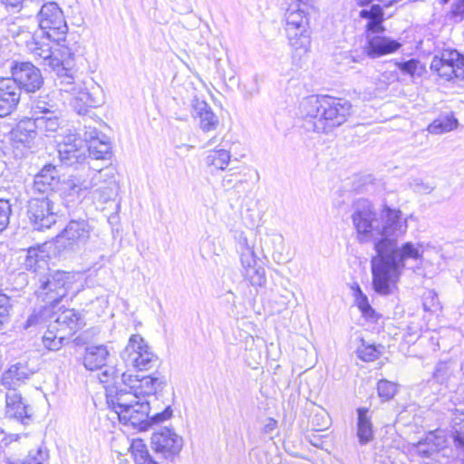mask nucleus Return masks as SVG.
I'll list each match as a JSON object with an SVG mask.
<instances>
[{"mask_svg": "<svg viewBox=\"0 0 464 464\" xmlns=\"http://www.w3.org/2000/svg\"><path fill=\"white\" fill-rule=\"evenodd\" d=\"M196 117L199 119V128L204 132L215 130L219 125L218 117L204 101H197L194 105Z\"/></svg>", "mask_w": 464, "mask_h": 464, "instance_id": "nucleus-30", "label": "nucleus"}, {"mask_svg": "<svg viewBox=\"0 0 464 464\" xmlns=\"http://www.w3.org/2000/svg\"><path fill=\"white\" fill-rule=\"evenodd\" d=\"M12 310L13 304L10 297L5 294H0V331L9 322Z\"/></svg>", "mask_w": 464, "mask_h": 464, "instance_id": "nucleus-46", "label": "nucleus"}, {"mask_svg": "<svg viewBox=\"0 0 464 464\" xmlns=\"http://www.w3.org/2000/svg\"><path fill=\"white\" fill-rule=\"evenodd\" d=\"M13 80L19 86V90L26 92H34L39 90L44 82L41 71L32 63L22 62L15 63L11 69Z\"/></svg>", "mask_w": 464, "mask_h": 464, "instance_id": "nucleus-14", "label": "nucleus"}, {"mask_svg": "<svg viewBox=\"0 0 464 464\" xmlns=\"http://www.w3.org/2000/svg\"><path fill=\"white\" fill-rule=\"evenodd\" d=\"M130 450L136 464H157L142 440H134L130 445Z\"/></svg>", "mask_w": 464, "mask_h": 464, "instance_id": "nucleus-41", "label": "nucleus"}, {"mask_svg": "<svg viewBox=\"0 0 464 464\" xmlns=\"http://www.w3.org/2000/svg\"><path fill=\"white\" fill-rule=\"evenodd\" d=\"M351 103L343 99L321 95V124L325 131L344 123L351 113Z\"/></svg>", "mask_w": 464, "mask_h": 464, "instance_id": "nucleus-10", "label": "nucleus"}, {"mask_svg": "<svg viewBox=\"0 0 464 464\" xmlns=\"http://www.w3.org/2000/svg\"><path fill=\"white\" fill-rule=\"evenodd\" d=\"M356 206L352 218L357 238L361 243L372 242L376 251L371 260L373 289L388 295L409 261L422 263V244L408 241L398 246L408 230V219L400 209L384 205L377 212L367 199L359 200Z\"/></svg>", "mask_w": 464, "mask_h": 464, "instance_id": "nucleus-1", "label": "nucleus"}, {"mask_svg": "<svg viewBox=\"0 0 464 464\" xmlns=\"http://www.w3.org/2000/svg\"><path fill=\"white\" fill-rule=\"evenodd\" d=\"M88 159L92 160H107L111 156V145L109 138L102 134V137L94 139L91 144L86 146V153Z\"/></svg>", "mask_w": 464, "mask_h": 464, "instance_id": "nucleus-34", "label": "nucleus"}, {"mask_svg": "<svg viewBox=\"0 0 464 464\" xmlns=\"http://www.w3.org/2000/svg\"><path fill=\"white\" fill-rule=\"evenodd\" d=\"M63 190L77 196L81 192L89 191L94 202L104 204L115 199L119 185L112 169L106 168L94 171L89 167L85 175H72L64 181Z\"/></svg>", "mask_w": 464, "mask_h": 464, "instance_id": "nucleus-3", "label": "nucleus"}, {"mask_svg": "<svg viewBox=\"0 0 464 464\" xmlns=\"http://www.w3.org/2000/svg\"><path fill=\"white\" fill-rule=\"evenodd\" d=\"M61 183L57 167L53 164H46L34 177L31 188L34 194H45L50 197V194L59 189L60 185H62L63 193L73 196L74 194L70 193V191L63 190V182Z\"/></svg>", "mask_w": 464, "mask_h": 464, "instance_id": "nucleus-16", "label": "nucleus"}, {"mask_svg": "<svg viewBox=\"0 0 464 464\" xmlns=\"http://www.w3.org/2000/svg\"><path fill=\"white\" fill-rule=\"evenodd\" d=\"M31 41L26 42L28 52L36 62L48 66L55 72L54 83L61 92L71 95V105L80 115H85L89 108H96L104 102L102 87L92 79L81 80L72 67L73 53L67 47L62 51L63 59L53 55L49 42L38 39L27 33Z\"/></svg>", "mask_w": 464, "mask_h": 464, "instance_id": "nucleus-2", "label": "nucleus"}, {"mask_svg": "<svg viewBox=\"0 0 464 464\" xmlns=\"http://www.w3.org/2000/svg\"><path fill=\"white\" fill-rule=\"evenodd\" d=\"M245 182L240 172L236 171L235 169H229L227 173L223 176L221 180V186L225 189H231L237 188L238 185Z\"/></svg>", "mask_w": 464, "mask_h": 464, "instance_id": "nucleus-45", "label": "nucleus"}, {"mask_svg": "<svg viewBox=\"0 0 464 464\" xmlns=\"http://www.w3.org/2000/svg\"><path fill=\"white\" fill-rule=\"evenodd\" d=\"M21 99L19 86L13 80L0 79V117L10 115L15 111Z\"/></svg>", "mask_w": 464, "mask_h": 464, "instance_id": "nucleus-21", "label": "nucleus"}, {"mask_svg": "<svg viewBox=\"0 0 464 464\" xmlns=\"http://www.w3.org/2000/svg\"><path fill=\"white\" fill-rule=\"evenodd\" d=\"M38 22L48 40L58 44L65 41L68 25L63 12L55 2H48L42 5L38 13Z\"/></svg>", "mask_w": 464, "mask_h": 464, "instance_id": "nucleus-6", "label": "nucleus"}, {"mask_svg": "<svg viewBox=\"0 0 464 464\" xmlns=\"http://www.w3.org/2000/svg\"><path fill=\"white\" fill-rule=\"evenodd\" d=\"M309 11L297 6H290L285 13V32L290 45L295 51L306 53L311 40L308 15Z\"/></svg>", "mask_w": 464, "mask_h": 464, "instance_id": "nucleus-5", "label": "nucleus"}, {"mask_svg": "<svg viewBox=\"0 0 464 464\" xmlns=\"http://www.w3.org/2000/svg\"><path fill=\"white\" fill-rule=\"evenodd\" d=\"M47 452L43 450L42 449L36 450L34 452H30L26 460H11L7 459L6 464H44L47 459Z\"/></svg>", "mask_w": 464, "mask_h": 464, "instance_id": "nucleus-49", "label": "nucleus"}, {"mask_svg": "<svg viewBox=\"0 0 464 464\" xmlns=\"http://www.w3.org/2000/svg\"><path fill=\"white\" fill-rule=\"evenodd\" d=\"M66 338L67 334H63L62 329H59L56 324H50L42 341L44 346L49 351H58L63 347Z\"/></svg>", "mask_w": 464, "mask_h": 464, "instance_id": "nucleus-38", "label": "nucleus"}, {"mask_svg": "<svg viewBox=\"0 0 464 464\" xmlns=\"http://www.w3.org/2000/svg\"><path fill=\"white\" fill-rule=\"evenodd\" d=\"M458 120L453 115H445L434 120L427 128L431 134H441L457 128Z\"/></svg>", "mask_w": 464, "mask_h": 464, "instance_id": "nucleus-39", "label": "nucleus"}, {"mask_svg": "<svg viewBox=\"0 0 464 464\" xmlns=\"http://www.w3.org/2000/svg\"><path fill=\"white\" fill-rule=\"evenodd\" d=\"M151 445L157 453L169 458L179 453L182 449L183 440L173 430L163 428L152 434Z\"/></svg>", "mask_w": 464, "mask_h": 464, "instance_id": "nucleus-19", "label": "nucleus"}, {"mask_svg": "<svg viewBox=\"0 0 464 464\" xmlns=\"http://www.w3.org/2000/svg\"><path fill=\"white\" fill-rule=\"evenodd\" d=\"M38 135L34 118L21 120L11 131V140L15 146L32 148Z\"/></svg>", "mask_w": 464, "mask_h": 464, "instance_id": "nucleus-23", "label": "nucleus"}, {"mask_svg": "<svg viewBox=\"0 0 464 464\" xmlns=\"http://www.w3.org/2000/svg\"><path fill=\"white\" fill-rule=\"evenodd\" d=\"M266 236H267V237H269V239L273 245H275L276 242H277L279 244H281L283 242V237L281 235L272 233V234H267Z\"/></svg>", "mask_w": 464, "mask_h": 464, "instance_id": "nucleus-64", "label": "nucleus"}, {"mask_svg": "<svg viewBox=\"0 0 464 464\" xmlns=\"http://www.w3.org/2000/svg\"><path fill=\"white\" fill-rule=\"evenodd\" d=\"M12 19H5V24L6 25H8V28H7V31L8 33L10 34V35H12L13 37H15L17 35H19L23 30L21 28V26L17 25L15 24V22H11Z\"/></svg>", "mask_w": 464, "mask_h": 464, "instance_id": "nucleus-58", "label": "nucleus"}, {"mask_svg": "<svg viewBox=\"0 0 464 464\" xmlns=\"http://www.w3.org/2000/svg\"><path fill=\"white\" fill-rule=\"evenodd\" d=\"M319 112V95L313 94L303 99L300 103V114L303 119L302 129L309 136L317 134V121Z\"/></svg>", "mask_w": 464, "mask_h": 464, "instance_id": "nucleus-22", "label": "nucleus"}, {"mask_svg": "<svg viewBox=\"0 0 464 464\" xmlns=\"http://www.w3.org/2000/svg\"><path fill=\"white\" fill-rule=\"evenodd\" d=\"M58 207L48 197L32 198L28 201L27 214L34 229L50 228L56 222Z\"/></svg>", "mask_w": 464, "mask_h": 464, "instance_id": "nucleus-9", "label": "nucleus"}, {"mask_svg": "<svg viewBox=\"0 0 464 464\" xmlns=\"http://www.w3.org/2000/svg\"><path fill=\"white\" fill-rule=\"evenodd\" d=\"M231 160V153L225 149L211 150L205 158L207 167L214 170H225Z\"/></svg>", "mask_w": 464, "mask_h": 464, "instance_id": "nucleus-37", "label": "nucleus"}, {"mask_svg": "<svg viewBox=\"0 0 464 464\" xmlns=\"http://www.w3.org/2000/svg\"><path fill=\"white\" fill-rule=\"evenodd\" d=\"M121 359L128 367L148 371L158 363V356L140 334H132L122 351Z\"/></svg>", "mask_w": 464, "mask_h": 464, "instance_id": "nucleus-8", "label": "nucleus"}, {"mask_svg": "<svg viewBox=\"0 0 464 464\" xmlns=\"http://www.w3.org/2000/svg\"><path fill=\"white\" fill-rule=\"evenodd\" d=\"M92 230L93 227L88 220L72 219L57 236V242L63 247L74 250L89 241Z\"/></svg>", "mask_w": 464, "mask_h": 464, "instance_id": "nucleus-13", "label": "nucleus"}, {"mask_svg": "<svg viewBox=\"0 0 464 464\" xmlns=\"http://www.w3.org/2000/svg\"><path fill=\"white\" fill-rule=\"evenodd\" d=\"M122 382L125 386L131 389L138 395L139 400L151 398L154 401H157L155 395L157 390L163 383L159 378L150 375L140 376L127 373H122Z\"/></svg>", "mask_w": 464, "mask_h": 464, "instance_id": "nucleus-17", "label": "nucleus"}, {"mask_svg": "<svg viewBox=\"0 0 464 464\" xmlns=\"http://www.w3.org/2000/svg\"><path fill=\"white\" fill-rule=\"evenodd\" d=\"M58 154L61 162L67 166L82 165L88 160L82 139L72 130H68L58 144Z\"/></svg>", "mask_w": 464, "mask_h": 464, "instance_id": "nucleus-12", "label": "nucleus"}, {"mask_svg": "<svg viewBox=\"0 0 464 464\" xmlns=\"http://www.w3.org/2000/svg\"><path fill=\"white\" fill-rule=\"evenodd\" d=\"M430 69L448 81L453 78L464 81V58L456 50H444L440 57L435 56Z\"/></svg>", "mask_w": 464, "mask_h": 464, "instance_id": "nucleus-11", "label": "nucleus"}, {"mask_svg": "<svg viewBox=\"0 0 464 464\" xmlns=\"http://www.w3.org/2000/svg\"><path fill=\"white\" fill-rule=\"evenodd\" d=\"M362 343L361 347H358L356 350V353L358 358H360L362 361L364 362H373L381 354L380 350L377 346L371 343H364V342L362 340Z\"/></svg>", "mask_w": 464, "mask_h": 464, "instance_id": "nucleus-44", "label": "nucleus"}, {"mask_svg": "<svg viewBox=\"0 0 464 464\" xmlns=\"http://www.w3.org/2000/svg\"><path fill=\"white\" fill-rule=\"evenodd\" d=\"M37 132H42L46 136H51L57 132L62 127L63 121L55 114V112L36 116L34 118Z\"/></svg>", "mask_w": 464, "mask_h": 464, "instance_id": "nucleus-36", "label": "nucleus"}, {"mask_svg": "<svg viewBox=\"0 0 464 464\" xmlns=\"http://www.w3.org/2000/svg\"><path fill=\"white\" fill-rule=\"evenodd\" d=\"M51 324H56L62 332L69 330L68 335L76 332L82 324V318L74 309L62 311Z\"/></svg>", "mask_w": 464, "mask_h": 464, "instance_id": "nucleus-32", "label": "nucleus"}, {"mask_svg": "<svg viewBox=\"0 0 464 464\" xmlns=\"http://www.w3.org/2000/svg\"><path fill=\"white\" fill-rule=\"evenodd\" d=\"M296 3L295 6L301 9H305L306 11L314 9V0H296Z\"/></svg>", "mask_w": 464, "mask_h": 464, "instance_id": "nucleus-60", "label": "nucleus"}, {"mask_svg": "<svg viewBox=\"0 0 464 464\" xmlns=\"http://www.w3.org/2000/svg\"><path fill=\"white\" fill-rule=\"evenodd\" d=\"M405 335L410 338L408 341H411L413 337H418L420 335L418 327L415 325H408Z\"/></svg>", "mask_w": 464, "mask_h": 464, "instance_id": "nucleus-61", "label": "nucleus"}, {"mask_svg": "<svg viewBox=\"0 0 464 464\" xmlns=\"http://www.w3.org/2000/svg\"><path fill=\"white\" fill-rule=\"evenodd\" d=\"M49 310L45 307L40 310H34L27 318L24 328L29 329L31 327H37L43 324L45 321L47 314H49Z\"/></svg>", "mask_w": 464, "mask_h": 464, "instance_id": "nucleus-51", "label": "nucleus"}, {"mask_svg": "<svg viewBox=\"0 0 464 464\" xmlns=\"http://www.w3.org/2000/svg\"><path fill=\"white\" fill-rule=\"evenodd\" d=\"M422 305L425 311L435 313L441 309L438 295L434 290H427L423 294Z\"/></svg>", "mask_w": 464, "mask_h": 464, "instance_id": "nucleus-48", "label": "nucleus"}, {"mask_svg": "<svg viewBox=\"0 0 464 464\" xmlns=\"http://www.w3.org/2000/svg\"><path fill=\"white\" fill-rule=\"evenodd\" d=\"M32 0H0V7L11 14L20 13Z\"/></svg>", "mask_w": 464, "mask_h": 464, "instance_id": "nucleus-52", "label": "nucleus"}, {"mask_svg": "<svg viewBox=\"0 0 464 464\" xmlns=\"http://www.w3.org/2000/svg\"><path fill=\"white\" fill-rule=\"evenodd\" d=\"M454 369L451 365L445 362H440L437 364L436 369L433 372V379L440 384H445L447 387L450 386L451 378L454 377Z\"/></svg>", "mask_w": 464, "mask_h": 464, "instance_id": "nucleus-43", "label": "nucleus"}, {"mask_svg": "<svg viewBox=\"0 0 464 464\" xmlns=\"http://www.w3.org/2000/svg\"><path fill=\"white\" fill-rule=\"evenodd\" d=\"M240 261L243 267V275L252 285L262 286L266 281L265 268L257 264V258L252 246L246 237L240 239Z\"/></svg>", "mask_w": 464, "mask_h": 464, "instance_id": "nucleus-15", "label": "nucleus"}, {"mask_svg": "<svg viewBox=\"0 0 464 464\" xmlns=\"http://www.w3.org/2000/svg\"><path fill=\"white\" fill-rule=\"evenodd\" d=\"M368 408L357 409L356 436L360 445H366L373 440V426Z\"/></svg>", "mask_w": 464, "mask_h": 464, "instance_id": "nucleus-28", "label": "nucleus"}, {"mask_svg": "<svg viewBox=\"0 0 464 464\" xmlns=\"http://www.w3.org/2000/svg\"><path fill=\"white\" fill-rule=\"evenodd\" d=\"M377 392L383 401H389L397 392V384L387 380H381L377 384Z\"/></svg>", "mask_w": 464, "mask_h": 464, "instance_id": "nucleus-50", "label": "nucleus"}, {"mask_svg": "<svg viewBox=\"0 0 464 464\" xmlns=\"http://www.w3.org/2000/svg\"><path fill=\"white\" fill-rule=\"evenodd\" d=\"M54 108L55 104L51 102L48 95H39L31 102V118L55 112Z\"/></svg>", "mask_w": 464, "mask_h": 464, "instance_id": "nucleus-40", "label": "nucleus"}, {"mask_svg": "<svg viewBox=\"0 0 464 464\" xmlns=\"http://www.w3.org/2000/svg\"><path fill=\"white\" fill-rule=\"evenodd\" d=\"M150 400H139L128 410H120L119 420L126 424L140 430H146L149 428V417L153 409Z\"/></svg>", "mask_w": 464, "mask_h": 464, "instance_id": "nucleus-18", "label": "nucleus"}, {"mask_svg": "<svg viewBox=\"0 0 464 464\" xmlns=\"http://www.w3.org/2000/svg\"><path fill=\"white\" fill-rule=\"evenodd\" d=\"M81 277L78 272L48 271L37 278L36 297L46 305L54 306Z\"/></svg>", "mask_w": 464, "mask_h": 464, "instance_id": "nucleus-4", "label": "nucleus"}, {"mask_svg": "<svg viewBox=\"0 0 464 464\" xmlns=\"http://www.w3.org/2000/svg\"><path fill=\"white\" fill-rule=\"evenodd\" d=\"M30 373L26 366L22 363L12 365L3 373V385L11 391H15V387L25 379H28Z\"/></svg>", "mask_w": 464, "mask_h": 464, "instance_id": "nucleus-33", "label": "nucleus"}, {"mask_svg": "<svg viewBox=\"0 0 464 464\" xmlns=\"http://www.w3.org/2000/svg\"><path fill=\"white\" fill-rule=\"evenodd\" d=\"M27 404L24 401L22 395L15 391H10L5 396V418L15 420L25 424L30 419L27 411Z\"/></svg>", "mask_w": 464, "mask_h": 464, "instance_id": "nucleus-24", "label": "nucleus"}, {"mask_svg": "<svg viewBox=\"0 0 464 464\" xmlns=\"http://www.w3.org/2000/svg\"><path fill=\"white\" fill-rule=\"evenodd\" d=\"M11 205L8 200L0 199V233L5 229L9 223Z\"/></svg>", "mask_w": 464, "mask_h": 464, "instance_id": "nucleus-54", "label": "nucleus"}, {"mask_svg": "<svg viewBox=\"0 0 464 464\" xmlns=\"http://www.w3.org/2000/svg\"><path fill=\"white\" fill-rule=\"evenodd\" d=\"M110 352L106 345H88L82 358V363L88 371L102 370L107 366Z\"/></svg>", "mask_w": 464, "mask_h": 464, "instance_id": "nucleus-26", "label": "nucleus"}, {"mask_svg": "<svg viewBox=\"0 0 464 464\" xmlns=\"http://www.w3.org/2000/svg\"><path fill=\"white\" fill-rule=\"evenodd\" d=\"M121 359L128 367L148 371L158 363V356L140 334H132L122 351Z\"/></svg>", "mask_w": 464, "mask_h": 464, "instance_id": "nucleus-7", "label": "nucleus"}, {"mask_svg": "<svg viewBox=\"0 0 464 464\" xmlns=\"http://www.w3.org/2000/svg\"><path fill=\"white\" fill-rule=\"evenodd\" d=\"M148 400L151 401L152 403L150 404V406H153V409L151 410V412L150 413H153L155 411H162V408L165 406V405H161L160 402H159V400L157 399V401H154L153 399L151 398H149Z\"/></svg>", "mask_w": 464, "mask_h": 464, "instance_id": "nucleus-63", "label": "nucleus"}, {"mask_svg": "<svg viewBox=\"0 0 464 464\" xmlns=\"http://www.w3.org/2000/svg\"><path fill=\"white\" fill-rule=\"evenodd\" d=\"M104 368L105 369L102 372L101 375L99 376L100 382L103 383L108 382L114 373L112 368H107V366Z\"/></svg>", "mask_w": 464, "mask_h": 464, "instance_id": "nucleus-59", "label": "nucleus"}, {"mask_svg": "<svg viewBox=\"0 0 464 464\" xmlns=\"http://www.w3.org/2000/svg\"><path fill=\"white\" fill-rule=\"evenodd\" d=\"M84 296L86 297V302L83 304V310L86 313L96 316H102L105 313L109 304L108 295H95L93 291L89 290L84 293Z\"/></svg>", "mask_w": 464, "mask_h": 464, "instance_id": "nucleus-35", "label": "nucleus"}, {"mask_svg": "<svg viewBox=\"0 0 464 464\" xmlns=\"http://www.w3.org/2000/svg\"><path fill=\"white\" fill-rule=\"evenodd\" d=\"M397 67L403 73L409 74L412 77L415 75H421V73L424 71L423 65L418 60L415 59H411L407 62L398 63Z\"/></svg>", "mask_w": 464, "mask_h": 464, "instance_id": "nucleus-47", "label": "nucleus"}, {"mask_svg": "<svg viewBox=\"0 0 464 464\" xmlns=\"http://www.w3.org/2000/svg\"><path fill=\"white\" fill-rule=\"evenodd\" d=\"M24 266L26 270L35 274L36 277L39 278V276L50 271L49 256L44 249L31 247L27 250Z\"/></svg>", "mask_w": 464, "mask_h": 464, "instance_id": "nucleus-27", "label": "nucleus"}, {"mask_svg": "<svg viewBox=\"0 0 464 464\" xmlns=\"http://www.w3.org/2000/svg\"><path fill=\"white\" fill-rule=\"evenodd\" d=\"M410 187L417 193L429 194L431 193L435 186L432 183L424 181L421 179H414L410 183Z\"/></svg>", "mask_w": 464, "mask_h": 464, "instance_id": "nucleus-55", "label": "nucleus"}, {"mask_svg": "<svg viewBox=\"0 0 464 464\" xmlns=\"http://www.w3.org/2000/svg\"><path fill=\"white\" fill-rule=\"evenodd\" d=\"M383 10L380 5H372L370 9H362L359 13V16L368 20L365 28L367 33H382L385 28L383 26Z\"/></svg>", "mask_w": 464, "mask_h": 464, "instance_id": "nucleus-31", "label": "nucleus"}, {"mask_svg": "<svg viewBox=\"0 0 464 464\" xmlns=\"http://www.w3.org/2000/svg\"><path fill=\"white\" fill-rule=\"evenodd\" d=\"M351 289L353 291L354 303L362 312V315L364 317L372 318L374 314V310L372 308L369 304L368 297L362 293L359 285H353Z\"/></svg>", "mask_w": 464, "mask_h": 464, "instance_id": "nucleus-42", "label": "nucleus"}, {"mask_svg": "<svg viewBox=\"0 0 464 464\" xmlns=\"http://www.w3.org/2000/svg\"><path fill=\"white\" fill-rule=\"evenodd\" d=\"M376 33L366 34V43L363 45V53L372 59L396 52L401 44L389 37L375 35Z\"/></svg>", "mask_w": 464, "mask_h": 464, "instance_id": "nucleus-20", "label": "nucleus"}, {"mask_svg": "<svg viewBox=\"0 0 464 464\" xmlns=\"http://www.w3.org/2000/svg\"><path fill=\"white\" fill-rule=\"evenodd\" d=\"M106 400L108 406L120 417V410H128L139 401L138 395L127 386L125 389L107 390Z\"/></svg>", "mask_w": 464, "mask_h": 464, "instance_id": "nucleus-25", "label": "nucleus"}, {"mask_svg": "<svg viewBox=\"0 0 464 464\" xmlns=\"http://www.w3.org/2000/svg\"><path fill=\"white\" fill-rule=\"evenodd\" d=\"M102 137V134L97 130L96 128L92 126H84V132H83V142L91 144L94 139H98Z\"/></svg>", "mask_w": 464, "mask_h": 464, "instance_id": "nucleus-56", "label": "nucleus"}, {"mask_svg": "<svg viewBox=\"0 0 464 464\" xmlns=\"http://www.w3.org/2000/svg\"><path fill=\"white\" fill-rule=\"evenodd\" d=\"M455 440L459 445L464 447V420L461 422L459 430H457Z\"/></svg>", "mask_w": 464, "mask_h": 464, "instance_id": "nucleus-62", "label": "nucleus"}, {"mask_svg": "<svg viewBox=\"0 0 464 464\" xmlns=\"http://www.w3.org/2000/svg\"><path fill=\"white\" fill-rule=\"evenodd\" d=\"M172 412L173 411L170 405H165L162 408V411L150 413L149 417V427L151 424H159L170 419L172 416Z\"/></svg>", "mask_w": 464, "mask_h": 464, "instance_id": "nucleus-53", "label": "nucleus"}, {"mask_svg": "<svg viewBox=\"0 0 464 464\" xmlns=\"http://www.w3.org/2000/svg\"><path fill=\"white\" fill-rule=\"evenodd\" d=\"M451 13L457 21H462L464 19V0H455Z\"/></svg>", "mask_w": 464, "mask_h": 464, "instance_id": "nucleus-57", "label": "nucleus"}, {"mask_svg": "<svg viewBox=\"0 0 464 464\" xmlns=\"http://www.w3.org/2000/svg\"><path fill=\"white\" fill-rule=\"evenodd\" d=\"M446 446V439L441 430L430 432L423 440L415 445L416 452L422 457H430Z\"/></svg>", "mask_w": 464, "mask_h": 464, "instance_id": "nucleus-29", "label": "nucleus"}]
</instances>
